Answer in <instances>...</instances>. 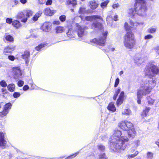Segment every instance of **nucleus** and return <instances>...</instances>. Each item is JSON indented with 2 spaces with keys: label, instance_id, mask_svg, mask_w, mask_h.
Returning a JSON list of instances; mask_svg holds the SVG:
<instances>
[{
  "label": "nucleus",
  "instance_id": "obj_34",
  "mask_svg": "<svg viewBox=\"0 0 159 159\" xmlns=\"http://www.w3.org/2000/svg\"><path fill=\"white\" fill-rule=\"evenodd\" d=\"M46 45L45 43H42L35 48V49L38 51H40Z\"/></svg>",
  "mask_w": 159,
  "mask_h": 159
},
{
  "label": "nucleus",
  "instance_id": "obj_37",
  "mask_svg": "<svg viewBox=\"0 0 159 159\" xmlns=\"http://www.w3.org/2000/svg\"><path fill=\"white\" fill-rule=\"evenodd\" d=\"M139 143L140 141L139 140H135L132 143V146L136 148L139 145Z\"/></svg>",
  "mask_w": 159,
  "mask_h": 159
},
{
  "label": "nucleus",
  "instance_id": "obj_30",
  "mask_svg": "<svg viewBox=\"0 0 159 159\" xmlns=\"http://www.w3.org/2000/svg\"><path fill=\"white\" fill-rule=\"evenodd\" d=\"M106 20L108 24L112 25L113 22V19L112 17L111 16H108L106 18Z\"/></svg>",
  "mask_w": 159,
  "mask_h": 159
},
{
  "label": "nucleus",
  "instance_id": "obj_25",
  "mask_svg": "<svg viewBox=\"0 0 159 159\" xmlns=\"http://www.w3.org/2000/svg\"><path fill=\"white\" fill-rule=\"evenodd\" d=\"M78 12L80 14H84L87 13L88 11L85 7L82 6L80 7Z\"/></svg>",
  "mask_w": 159,
  "mask_h": 159
},
{
  "label": "nucleus",
  "instance_id": "obj_10",
  "mask_svg": "<svg viewBox=\"0 0 159 159\" xmlns=\"http://www.w3.org/2000/svg\"><path fill=\"white\" fill-rule=\"evenodd\" d=\"M16 48V46L13 45H10L6 47L4 49L3 53L5 55L7 53H11Z\"/></svg>",
  "mask_w": 159,
  "mask_h": 159
},
{
  "label": "nucleus",
  "instance_id": "obj_32",
  "mask_svg": "<svg viewBox=\"0 0 159 159\" xmlns=\"http://www.w3.org/2000/svg\"><path fill=\"white\" fill-rule=\"evenodd\" d=\"M15 85L14 84H9L7 86L8 90L11 92H13L14 91Z\"/></svg>",
  "mask_w": 159,
  "mask_h": 159
},
{
  "label": "nucleus",
  "instance_id": "obj_55",
  "mask_svg": "<svg viewBox=\"0 0 159 159\" xmlns=\"http://www.w3.org/2000/svg\"><path fill=\"white\" fill-rule=\"evenodd\" d=\"M153 36L151 34H148L145 36L144 37V39L145 40L152 39Z\"/></svg>",
  "mask_w": 159,
  "mask_h": 159
},
{
  "label": "nucleus",
  "instance_id": "obj_6",
  "mask_svg": "<svg viewBox=\"0 0 159 159\" xmlns=\"http://www.w3.org/2000/svg\"><path fill=\"white\" fill-rule=\"evenodd\" d=\"M76 30L79 37H81L86 34L85 30L88 29V27L85 26H80L78 24H76Z\"/></svg>",
  "mask_w": 159,
  "mask_h": 159
},
{
  "label": "nucleus",
  "instance_id": "obj_52",
  "mask_svg": "<svg viewBox=\"0 0 159 159\" xmlns=\"http://www.w3.org/2000/svg\"><path fill=\"white\" fill-rule=\"evenodd\" d=\"M134 60L136 61V62L138 63L139 64H141L142 62L143 61L142 59L141 58H138V59H137V58H134Z\"/></svg>",
  "mask_w": 159,
  "mask_h": 159
},
{
  "label": "nucleus",
  "instance_id": "obj_64",
  "mask_svg": "<svg viewBox=\"0 0 159 159\" xmlns=\"http://www.w3.org/2000/svg\"><path fill=\"white\" fill-rule=\"evenodd\" d=\"M108 49H109V50L110 51H111L112 52H114L115 50V48H113V47L111 48V47L110 46H109L108 47Z\"/></svg>",
  "mask_w": 159,
  "mask_h": 159
},
{
  "label": "nucleus",
  "instance_id": "obj_13",
  "mask_svg": "<svg viewBox=\"0 0 159 159\" xmlns=\"http://www.w3.org/2000/svg\"><path fill=\"white\" fill-rule=\"evenodd\" d=\"M127 131L128 136L129 138L132 139L136 135V132L133 126Z\"/></svg>",
  "mask_w": 159,
  "mask_h": 159
},
{
  "label": "nucleus",
  "instance_id": "obj_23",
  "mask_svg": "<svg viewBox=\"0 0 159 159\" xmlns=\"http://www.w3.org/2000/svg\"><path fill=\"white\" fill-rule=\"evenodd\" d=\"M42 13V11H38L33 17L32 20L34 21H36L38 18L40 17Z\"/></svg>",
  "mask_w": 159,
  "mask_h": 159
},
{
  "label": "nucleus",
  "instance_id": "obj_39",
  "mask_svg": "<svg viewBox=\"0 0 159 159\" xmlns=\"http://www.w3.org/2000/svg\"><path fill=\"white\" fill-rule=\"evenodd\" d=\"M99 158V159H107V157L105 153H102L100 154Z\"/></svg>",
  "mask_w": 159,
  "mask_h": 159
},
{
  "label": "nucleus",
  "instance_id": "obj_20",
  "mask_svg": "<svg viewBox=\"0 0 159 159\" xmlns=\"http://www.w3.org/2000/svg\"><path fill=\"white\" fill-rule=\"evenodd\" d=\"M100 16L97 15H94L91 16H85V19L86 20L91 21L97 19H99Z\"/></svg>",
  "mask_w": 159,
  "mask_h": 159
},
{
  "label": "nucleus",
  "instance_id": "obj_49",
  "mask_svg": "<svg viewBox=\"0 0 159 159\" xmlns=\"http://www.w3.org/2000/svg\"><path fill=\"white\" fill-rule=\"evenodd\" d=\"M59 19L61 21L64 22L66 20V16L64 15H61L59 17Z\"/></svg>",
  "mask_w": 159,
  "mask_h": 159
},
{
  "label": "nucleus",
  "instance_id": "obj_42",
  "mask_svg": "<svg viewBox=\"0 0 159 159\" xmlns=\"http://www.w3.org/2000/svg\"><path fill=\"white\" fill-rule=\"evenodd\" d=\"M147 99L149 104H152L154 102V100L152 99L150 97H147Z\"/></svg>",
  "mask_w": 159,
  "mask_h": 159
},
{
  "label": "nucleus",
  "instance_id": "obj_44",
  "mask_svg": "<svg viewBox=\"0 0 159 159\" xmlns=\"http://www.w3.org/2000/svg\"><path fill=\"white\" fill-rule=\"evenodd\" d=\"M79 152H77L73 155L68 156V157L66 158L65 159H71L72 158L75 157L79 154Z\"/></svg>",
  "mask_w": 159,
  "mask_h": 159
},
{
  "label": "nucleus",
  "instance_id": "obj_46",
  "mask_svg": "<svg viewBox=\"0 0 159 159\" xmlns=\"http://www.w3.org/2000/svg\"><path fill=\"white\" fill-rule=\"evenodd\" d=\"M125 29L126 30H131L132 27L131 26H130L127 22H125L124 25Z\"/></svg>",
  "mask_w": 159,
  "mask_h": 159
},
{
  "label": "nucleus",
  "instance_id": "obj_31",
  "mask_svg": "<svg viewBox=\"0 0 159 159\" xmlns=\"http://www.w3.org/2000/svg\"><path fill=\"white\" fill-rule=\"evenodd\" d=\"M130 23L131 26H133V27H134L135 26H138L140 25V24L143 25V23H138L137 22H133L132 20H130Z\"/></svg>",
  "mask_w": 159,
  "mask_h": 159
},
{
  "label": "nucleus",
  "instance_id": "obj_61",
  "mask_svg": "<svg viewBox=\"0 0 159 159\" xmlns=\"http://www.w3.org/2000/svg\"><path fill=\"white\" fill-rule=\"evenodd\" d=\"M38 1L39 4H42L45 3L46 0H38Z\"/></svg>",
  "mask_w": 159,
  "mask_h": 159
},
{
  "label": "nucleus",
  "instance_id": "obj_60",
  "mask_svg": "<svg viewBox=\"0 0 159 159\" xmlns=\"http://www.w3.org/2000/svg\"><path fill=\"white\" fill-rule=\"evenodd\" d=\"M52 3V0H47L46 2V5L47 6L51 5Z\"/></svg>",
  "mask_w": 159,
  "mask_h": 159
},
{
  "label": "nucleus",
  "instance_id": "obj_43",
  "mask_svg": "<svg viewBox=\"0 0 159 159\" xmlns=\"http://www.w3.org/2000/svg\"><path fill=\"white\" fill-rule=\"evenodd\" d=\"M109 2V1L108 0L106 1L101 4V6L102 8H103L104 7H106Z\"/></svg>",
  "mask_w": 159,
  "mask_h": 159
},
{
  "label": "nucleus",
  "instance_id": "obj_21",
  "mask_svg": "<svg viewBox=\"0 0 159 159\" xmlns=\"http://www.w3.org/2000/svg\"><path fill=\"white\" fill-rule=\"evenodd\" d=\"M90 8L93 10L96 9L98 6V4L95 1H92L89 3Z\"/></svg>",
  "mask_w": 159,
  "mask_h": 159
},
{
  "label": "nucleus",
  "instance_id": "obj_33",
  "mask_svg": "<svg viewBox=\"0 0 159 159\" xmlns=\"http://www.w3.org/2000/svg\"><path fill=\"white\" fill-rule=\"evenodd\" d=\"M98 149L100 151L103 152L105 148V146L102 144H98L97 145Z\"/></svg>",
  "mask_w": 159,
  "mask_h": 159
},
{
  "label": "nucleus",
  "instance_id": "obj_15",
  "mask_svg": "<svg viewBox=\"0 0 159 159\" xmlns=\"http://www.w3.org/2000/svg\"><path fill=\"white\" fill-rule=\"evenodd\" d=\"M102 27V24L100 22L95 21L92 24L91 28L97 30H101Z\"/></svg>",
  "mask_w": 159,
  "mask_h": 159
},
{
  "label": "nucleus",
  "instance_id": "obj_45",
  "mask_svg": "<svg viewBox=\"0 0 159 159\" xmlns=\"http://www.w3.org/2000/svg\"><path fill=\"white\" fill-rule=\"evenodd\" d=\"M108 120L110 122H113L115 120L114 116L113 115L109 116L108 117Z\"/></svg>",
  "mask_w": 159,
  "mask_h": 159
},
{
  "label": "nucleus",
  "instance_id": "obj_3",
  "mask_svg": "<svg viewBox=\"0 0 159 159\" xmlns=\"http://www.w3.org/2000/svg\"><path fill=\"white\" fill-rule=\"evenodd\" d=\"M134 8H131L128 11L129 16L133 17L135 14L140 16H144L147 11L145 1L144 0H135Z\"/></svg>",
  "mask_w": 159,
  "mask_h": 159
},
{
  "label": "nucleus",
  "instance_id": "obj_16",
  "mask_svg": "<svg viewBox=\"0 0 159 159\" xmlns=\"http://www.w3.org/2000/svg\"><path fill=\"white\" fill-rule=\"evenodd\" d=\"M3 39L4 40H6L11 43H13L14 41L13 37L9 34L7 33H6L5 34Z\"/></svg>",
  "mask_w": 159,
  "mask_h": 159
},
{
  "label": "nucleus",
  "instance_id": "obj_22",
  "mask_svg": "<svg viewBox=\"0 0 159 159\" xmlns=\"http://www.w3.org/2000/svg\"><path fill=\"white\" fill-rule=\"evenodd\" d=\"M12 25L13 26L15 27L16 29H18L21 26V25L20 22L17 20L13 21Z\"/></svg>",
  "mask_w": 159,
  "mask_h": 159
},
{
  "label": "nucleus",
  "instance_id": "obj_63",
  "mask_svg": "<svg viewBox=\"0 0 159 159\" xmlns=\"http://www.w3.org/2000/svg\"><path fill=\"white\" fill-rule=\"evenodd\" d=\"M119 4H118V3L115 4H113V5L112 7L114 9H115V8H117L118 7H119Z\"/></svg>",
  "mask_w": 159,
  "mask_h": 159
},
{
  "label": "nucleus",
  "instance_id": "obj_14",
  "mask_svg": "<svg viewBox=\"0 0 159 159\" xmlns=\"http://www.w3.org/2000/svg\"><path fill=\"white\" fill-rule=\"evenodd\" d=\"M135 148H136L133 147L129 150V153L132 154L128 155V157L129 158H133L138 155L139 152L138 151H135Z\"/></svg>",
  "mask_w": 159,
  "mask_h": 159
},
{
  "label": "nucleus",
  "instance_id": "obj_2",
  "mask_svg": "<svg viewBox=\"0 0 159 159\" xmlns=\"http://www.w3.org/2000/svg\"><path fill=\"white\" fill-rule=\"evenodd\" d=\"M120 130H115L112 135L110 138V148L114 152L124 150L126 148L128 138L126 136H122Z\"/></svg>",
  "mask_w": 159,
  "mask_h": 159
},
{
  "label": "nucleus",
  "instance_id": "obj_54",
  "mask_svg": "<svg viewBox=\"0 0 159 159\" xmlns=\"http://www.w3.org/2000/svg\"><path fill=\"white\" fill-rule=\"evenodd\" d=\"M6 22L8 24L12 23V22H13V19L10 18H7L6 19Z\"/></svg>",
  "mask_w": 159,
  "mask_h": 159
},
{
  "label": "nucleus",
  "instance_id": "obj_57",
  "mask_svg": "<svg viewBox=\"0 0 159 159\" xmlns=\"http://www.w3.org/2000/svg\"><path fill=\"white\" fill-rule=\"evenodd\" d=\"M124 91H122L119 95V98L124 99Z\"/></svg>",
  "mask_w": 159,
  "mask_h": 159
},
{
  "label": "nucleus",
  "instance_id": "obj_1",
  "mask_svg": "<svg viewBox=\"0 0 159 159\" xmlns=\"http://www.w3.org/2000/svg\"><path fill=\"white\" fill-rule=\"evenodd\" d=\"M145 76L140 87L137 90V103L140 104L143 96L150 93L156 84L155 79L153 77L159 74V68L153 64L146 66L144 70Z\"/></svg>",
  "mask_w": 159,
  "mask_h": 159
},
{
  "label": "nucleus",
  "instance_id": "obj_24",
  "mask_svg": "<svg viewBox=\"0 0 159 159\" xmlns=\"http://www.w3.org/2000/svg\"><path fill=\"white\" fill-rule=\"evenodd\" d=\"M107 108L109 110L112 112H114L116 111V108L112 102L110 103L109 104Z\"/></svg>",
  "mask_w": 159,
  "mask_h": 159
},
{
  "label": "nucleus",
  "instance_id": "obj_18",
  "mask_svg": "<svg viewBox=\"0 0 159 159\" xmlns=\"http://www.w3.org/2000/svg\"><path fill=\"white\" fill-rule=\"evenodd\" d=\"M132 39V40H135L134 38V35L132 32H127L124 37V40H130Z\"/></svg>",
  "mask_w": 159,
  "mask_h": 159
},
{
  "label": "nucleus",
  "instance_id": "obj_28",
  "mask_svg": "<svg viewBox=\"0 0 159 159\" xmlns=\"http://www.w3.org/2000/svg\"><path fill=\"white\" fill-rule=\"evenodd\" d=\"M6 141L4 139L0 140V146L2 148H5L6 147Z\"/></svg>",
  "mask_w": 159,
  "mask_h": 159
},
{
  "label": "nucleus",
  "instance_id": "obj_41",
  "mask_svg": "<svg viewBox=\"0 0 159 159\" xmlns=\"http://www.w3.org/2000/svg\"><path fill=\"white\" fill-rule=\"evenodd\" d=\"M123 100L118 98L116 101L117 105L118 106H120L123 103Z\"/></svg>",
  "mask_w": 159,
  "mask_h": 159
},
{
  "label": "nucleus",
  "instance_id": "obj_50",
  "mask_svg": "<svg viewBox=\"0 0 159 159\" xmlns=\"http://www.w3.org/2000/svg\"><path fill=\"white\" fill-rule=\"evenodd\" d=\"M66 35L68 37H69L70 38V39L72 38L73 35L72 34V32L70 30H69V31L66 33Z\"/></svg>",
  "mask_w": 159,
  "mask_h": 159
},
{
  "label": "nucleus",
  "instance_id": "obj_11",
  "mask_svg": "<svg viewBox=\"0 0 159 159\" xmlns=\"http://www.w3.org/2000/svg\"><path fill=\"white\" fill-rule=\"evenodd\" d=\"M52 23L50 22H44L42 26V30L45 32H48L51 30Z\"/></svg>",
  "mask_w": 159,
  "mask_h": 159
},
{
  "label": "nucleus",
  "instance_id": "obj_12",
  "mask_svg": "<svg viewBox=\"0 0 159 159\" xmlns=\"http://www.w3.org/2000/svg\"><path fill=\"white\" fill-rule=\"evenodd\" d=\"M30 53L29 51H25L24 54L21 56V57L25 61V64L26 66H28L29 61V58Z\"/></svg>",
  "mask_w": 159,
  "mask_h": 159
},
{
  "label": "nucleus",
  "instance_id": "obj_9",
  "mask_svg": "<svg viewBox=\"0 0 159 159\" xmlns=\"http://www.w3.org/2000/svg\"><path fill=\"white\" fill-rule=\"evenodd\" d=\"M124 43L125 46L127 48L131 49L134 46L135 44V41L132 40V39L130 40L127 39L124 40Z\"/></svg>",
  "mask_w": 159,
  "mask_h": 159
},
{
  "label": "nucleus",
  "instance_id": "obj_48",
  "mask_svg": "<svg viewBox=\"0 0 159 159\" xmlns=\"http://www.w3.org/2000/svg\"><path fill=\"white\" fill-rule=\"evenodd\" d=\"M20 95V93L18 92H15L13 94V96L14 98H17L19 97Z\"/></svg>",
  "mask_w": 159,
  "mask_h": 159
},
{
  "label": "nucleus",
  "instance_id": "obj_47",
  "mask_svg": "<svg viewBox=\"0 0 159 159\" xmlns=\"http://www.w3.org/2000/svg\"><path fill=\"white\" fill-rule=\"evenodd\" d=\"M0 85L3 87H6L7 86V84L6 83V82L2 80L0 82Z\"/></svg>",
  "mask_w": 159,
  "mask_h": 159
},
{
  "label": "nucleus",
  "instance_id": "obj_27",
  "mask_svg": "<svg viewBox=\"0 0 159 159\" xmlns=\"http://www.w3.org/2000/svg\"><path fill=\"white\" fill-rule=\"evenodd\" d=\"M55 30L57 33H60L64 31L65 29L62 26H58L56 27Z\"/></svg>",
  "mask_w": 159,
  "mask_h": 159
},
{
  "label": "nucleus",
  "instance_id": "obj_51",
  "mask_svg": "<svg viewBox=\"0 0 159 159\" xmlns=\"http://www.w3.org/2000/svg\"><path fill=\"white\" fill-rule=\"evenodd\" d=\"M153 50L155 51L156 53L159 55V46H157L153 48Z\"/></svg>",
  "mask_w": 159,
  "mask_h": 159
},
{
  "label": "nucleus",
  "instance_id": "obj_8",
  "mask_svg": "<svg viewBox=\"0 0 159 159\" xmlns=\"http://www.w3.org/2000/svg\"><path fill=\"white\" fill-rule=\"evenodd\" d=\"M12 105L10 102L6 103L3 107L2 111L0 112V116L2 117L6 116L9 112V111L11 108Z\"/></svg>",
  "mask_w": 159,
  "mask_h": 159
},
{
  "label": "nucleus",
  "instance_id": "obj_36",
  "mask_svg": "<svg viewBox=\"0 0 159 159\" xmlns=\"http://www.w3.org/2000/svg\"><path fill=\"white\" fill-rule=\"evenodd\" d=\"M153 153L150 152H148L147 153V158L148 159H152L153 157Z\"/></svg>",
  "mask_w": 159,
  "mask_h": 159
},
{
  "label": "nucleus",
  "instance_id": "obj_40",
  "mask_svg": "<svg viewBox=\"0 0 159 159\" xmlns=\"http://www.w3.org/2000/svg\"><path fill=\"white\" fill-rule=\"evenodd\" d=\"M156 30V29L155 28L151 27L148 29V32L149 33L153 34L154 33Z\"/></svg>",
  "mask_w": 159,
  "mask_h": 159
},
{
  "label": "nucleus",
  "instance_id": "obj_35",
  "mask_svg": "<svg viewBox=\"0 0 159 159\" xmlns=\"http://www.w3.org/2000/svg\"><path fill=\"white\" fill-rule=\"evenodd\" d=\"M131 113V111L129 109H125L122 112V114L127 115H129Z\"/></svg>",
  "mask_w": 159,
  "mask_h": 159
},
{
  "label": "nucleus",
  "instance_id": "obj_58",
  "mask_svg": "<svg viewBox=\"0 0 159 159\" xmlns=\"http://www.w3.org/2000/svg\"><path fill=\"white\" fill-rule=\"evenodd\" d=\"M24 84V82L22 80H20L18 82V85L19 87L22 86Z\"/></svg>",
  "mask_w": 159,
  "mask_h": 159
},
{
  "label": "nucleus",
  "instance_id": "obj_29",
  "mask_svg": "<svg viewBox=\"0 0 159 159\" xmlns=\"http://www.w3.org/2000/svg\"><path fill=\"white\" fill-rule=\"evenodd\" d=\"M67 4L68 5H71L73 6H75L77 4L76 0H67Z\"/></svg>",
  "mask_w": 159,
  "mask_h": 159
},
{
  "label": "nucleus",
  "instance_id": "obj_17",
  "mask_svg": "<svg viewBox=\"0 0 159 159\" xmlns=\"http://www.w3.org/2000/svg\"><path fill=\"white\" fill-rule=\"evenodd\" d=\"M14 78L16 79H19L21 77L22 75V73L21 70L18 68H17L14 71Z\"/></svg>",
  "mask_w": 159,
  "mask_h": 159
},
{
  "label": "nucleus",
  "instance_id": "obj_38",
  "mask_svg": "<svg viewBox=\"0 0 159 159\" xmlns=\"http://www.w3.org/2000/svg\"><path fill=\"white\" fill-rule=\"evenodd\" d=\"M120 91V88H118L115 94H114L113 98L114 100H116L119 93Z\"/></svg>",
  "mask_w": 159,
  "mask_h": 159
},
{
  "label": "nucleus",
  "instance_id": "obj_5",
  "mask_svg": "<svg viewBox=\"0 0 159 159\" xmlns=\"http://www.w3.org/2000/svg\"><path fill=\"white\" fill-rule=\"evenodd\" d=\"M107 34V32L105 31L102 34V35L98 39L95 38L90 41V42H93L99 46H104L106 41Z\"/></svg>",
  "mask_w": 159,
  "mask_h": 159
},
{
  "label": "nucleus",
  "instance_id": "obj_4",
  "mask_svg": "<svg viewBox=\"0 0 159 159\" xmlns=\"http://www.w3.org/2000/svg\"><path fill=\"white\" fill-rule=\"evenodd\" d=\"M33 13V12L30 10H24L18 13L16 16V18L18 19H21L22 22L25 23L27 21L28 18L32 16Z\"/></svg>",
  "mask_w": 159,
  "mask_h": 159
},
{
  "label": "nucleus",
  "instance_id": "obj_62",
  "mask_svg": "<svg viewBox=\"0 0 159 159\" xmlns=\"http://www.w3.org/2000/svg\"><path fill=\"white\" fill-rule=\"evenodd\" d=\"M29 86L28 85H25L23 87V90L24 91H26L27 90L29 89Z\"/></svg>",
  "mask_w": 159,
  "mask_h": 159
},
{
  "label": "nucleus",
  "instance_id": "obj_56",
  "mask_svg": "<svg viewBox=\"0 0 159 159\" xmlns=\"http://www.w3.org/2000/svg\"><path fill=\"white\" fill-rule=\"evenodd\" d=\"M120 81L119 79L118 78H117L116 80V81L115 82V84H114V87H116L119 84Z\"/></svg>",
  "mask_w": 159,
  "mask_h": 159
},
{
  "label": "nucleus",
  "instance_id": "obj_19",
  "mask_svg": "<svg viewBox=\"0 0 159 159\" xmlns=\"http://www.w3.org/2000/svg\"><path fill=\"white\" fill-rule=\"evenodd\" d=\"M44 12L47 16H52L55 12V11L52 10L50 8L48 7L44 10Z\"/></svg>",
  "mask_w": 159,
  "mask_h": 159
},
{
  "label": "nucleus",
  "instance_id": "obj_7",
  "mask_svg": "<svg viewBox=\"0 0 159 159\" xmlns=\"http://www.w3.org/2000/svg\"><path fill=\"white\" fill-rule=\"evenodd\" d=\"M133 125L132 123L130 122L122 121L119 123L118 126L123 130H127L133 127Z\"/></svg>",
  "mask_w": 159,
  "mask_h": 159
},
{
  "label": "nucleus",
  "instance_id": "obj_59",
  "mask_svg": "<svg viewBox=\"0 0 159 159\" xmlns=\"http://www.w3.org/2000/svg\"><path fill=\"white\" fill-rule=\"evenodd\" d=\"M8 59L11 61H13L15 60V57L13 55H9L8 56Z\"/></svg>",
  "mask_w": 159,
  "mask_h": 159
},
{
  "label": "nucleus",
  "instance_id": "obj_26",
  "mask_svg": "<svg viewBox=\"0 0 159 159\" xmlns=\"http://www.w3.org/2000/svg\"><path fill=\"white\" fill-rule=\"evenodd\" d=\"M150 108L148 107H146L145 109L143 111V112L141 114V116L143 117L144 118L147 116L148 112L150 110Z\"/></svg>",
  "mask_w": 159,
  "mask_h": 159
},
{
  "label": "nucleus",
  "instance_id": "obj_53",
  "mask_svg": "<svg viewBox=\"0 0 159 159\" xmlns=\"http://www.w3.org/2000/svg\"><path fill=\"white\" fill-rule=\"evenodd\" d=\"M5 134L2 132H0V140L4 139Z\"/></svg>",
  "mask_w": 159,
  "mask_h": 159
}]
</instances>
